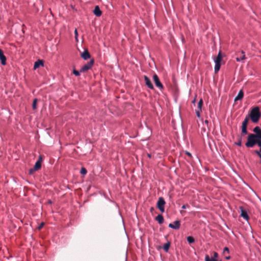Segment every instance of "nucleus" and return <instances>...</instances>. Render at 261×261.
Masks as SVG:
<instances>
[{
  "mask_svg": "<svg viewBox=\"0 0 261 261\" xmlns=\"http://www.w3.org/2000/svg\"><path fill=\"white\" fill-rule=\"evenodd\" d=\"M94 59H91L86 64L82 66L80 69L81 72H85L88 70L90 69L94 64Z\"/></svg>",
  "mask_w": 261,
  "mask_h": 261,
  "instance_id": "nucleus-6",
  "label": "nucleus"
},
{
  "mask_svg": "<svg viewBox=\"0 0 261 261\" xmlns=\"http://www.w3.org/2000/svg\"><path fill=\"white\" fill-rule=\"evenodd\" d=\"M204 123H205V124H207L208 123V121L207 120H205L204 121Z\"/></svg>",
  "mask_w": 261,
  "mask_h": 261,
  "instance_id": "nucleus-41",
  "label": "nucleus"
},
{
  "mask_svg": "<svg viewBox=\"0 0 261 261\" xmlns=\"http://www.w3.org/2000/svg\"><path fill=\"white\" fill-rule=\"evenodd\" d=\"M229 253V249L228 247H225L223 249V254L224 255H225L226 253Z\"/></svg>",
  "mask_w": 261,
  "mask_h": 261,
  "instance_id": "nucleus-24",
  "label": "nucleus"
},
{
  "mask_svg": "<svg viewBox=\"0 0 261 261\" xmlns=\"http://www.w3.org/2000/svg\"><path fill=\"white\" fill-rule=\"evenodd\" d=\"M249 120V116H246L244 120L243 121L241 127V135L244 136L248 134L247 124Z\"/></svg>",
  "mask_w": 261,
  "mask_h": 261,
  "instance_id": "nucleus-4",
  "label": "nucleus"
},
{
  "mask_svg": "<svg viewBox=\"0 0 261 261\" xmlns=\"http://www.w3.org/2000/svg\"><path fill=\"white\" fill-rule=\"evenodd\" d=\"M74 35H75V39L77 40V37H78V33L76 29H75L74 30Z\"/></svg>",
  "mask_w": 261,
  "mask_h": 261,
  "instance_id": "nucleus-30",
  "label": "nucleus"
},
{
  "mask_svg": "<svg viewBox=\"0 0 261 261\" xmlns=\"http://www.w3.org/2000/svg\"><path fill=\"white\" fill-rule=\"evenodd\" d=\"M41 167V163H40V161H37L34 165V170H38Z\"/></svg>",
  "mask_w": 261,
  "mask_h": 261,
  "instance_id": "nucleus-18",
  "label": "nucleus"
},
{
  "mask_svg": "<svg viewBox=\"0 0 261 261\" xmlns=\"http://www.w3.org/2000/svg\"><path fill=\"white\" fill-rule=\"evenodd\" d=\"M153 80L154 81L155 86L157 87H158L160 89H163L164 86H163V84L161 83V82H160L158 76L156 74H154L153 75Z\"/></svg>",
  "mask_w": 261,
  "mask_h": 261,
  "instance_id": "nucleus-7",
  "label": "nucleus"
},
{
  "mask_svg": "<svg viewBox=\"0 0 261 261\" xmlns=\"http://www.w3.org/2000/svg\"><path fill=\"white\" fill-rule=\"evenodd\" d=\"M218 254L216 252H214V257L213 258H214L215 259V258L218 257Z\"/></svg>",
  "mask_w": 261,
  "mask_h": 261,
  "instance_id": "nucleus-36",
  "label": "nucleus"
},
{
  "mask_svg": "<svg viewBox=\"0 0 261 261\" xmlns=\"http://www.w3.org/2000/svg\"><path fill=\"white\" fill-rule=\"evenodd\" d=\"M208 255H206L205 257V261H208Z\"/></svg>",
  "mask_w": 261,
  "mask_h": 261,
  "instance_id": "nucleus-39",
  "label": "nucleus"
},
{
  "mask_svg": "<svg viewBox=\"0 0 261 261\" xmlns=\"http://www.w3.org/2000/svg\"><path fill=\"white\" fill-rule=\"evenodd\" d=\"M256 144L260 147L261 146V141L256 140Z\"/></svg>",
  "mask_w": 261,
  "mask_h": 261,
  "instance_id": "nucleus-32",
  "label": "nucleus"
},
{
  "mask_svg": "<svg viewBox=\"0 0 261 261\" xmlns=\"http://www.w3.org/2000/svg\"><path fill=\"white\" fill-rule=\"evenodd\" d=\"M222 59V57L221 55V53L220 51L216 57V58L214 59V62H215V67H214V70L215 73L218 72L221 67V62Z\"/></svg>",
  "mask_w": 261,
  "mask_h": 261,
  "instance_id": "nucleus-3",
  "label": "nucleus"
},
{
  "mask_svg": "<svg viewBox=\"0 0 261 261\" xmlns=\"http://www.w3.org/2000/svg\"><path fill=\"white\" fill-rule=\"evenodd\" d=\"M256 138L254 134H249L247 137V141L245 143L247 147L252 148L256 145Z\"/></svg>",
  "mask_w": 261,
  "mask_h": 261,
  "instance_id": "nucleus-2",
  "label": "nucleus"
},
{
  "mask_svg": "<svg viewBox=\"0 0 261 261\" xmlns=\"http://www.w3.org/2000/svg\"><path fill=\"white\" fill-rule=\"evenodd\" d=\"M148 156L150 158H151V155L150 154H148Z\"/></svg>",
  "mask_w": 261,
  "mask_h": 261,
  "instance_id": "nucleus-44",
  "label": "nucleus"
},
{
  "mask_svg": "<svg viewBox=\"0 0 261 261\" xmlns=\"http://www.w3.org/2000/svg\"><path fill=\"white\" fill-rule=\"evenodd\" d=\"M256 140L261 141V133L258 135H255Z\"/></svg>",
  "mask_w": 261,
  "mask_h": 261,
  "instance_id": "nucleus-29",
  "label": "nucleus"
},
{
  "mask_svg": "<svg viewBox=\"0 0 261 261\" xmlns=\"http://www.w3.org/2000/svg\"><path fill=\"white\" fill-rule=\"evenodd\" d=\"M37 170H34V167L33 168L29 169V174H32L33 173L34 171H36Z\"/></svg>",
  "mask_w": 261,
  "mask_h": 261,
  "instance_id": "nucleus-34",
  "label": "nucleus"
},
{
  "mask_svg": "<svg viewBox=\"0 0 261 261\" xmlns=\"http://www.w3.org/2000/svg\"><path fill=\"white\" fill-rule=\"evenodd\" d=\"M155 220H156L160 224H163L164 221V217L161 214H159L155 217Z\"/></svg>",
  "mask_w": 261,
  "mask_h": 261,
  "instance_id": "nucleus-16",
  "label": "nucleus"
},
{
  "mask_svg": "<svg viewBox=\"0 0 261 261\" xmlns=\"http://www.w3.org/2000/svg\"><path fill=\"white\" fill-rule=\"evenodd\" d=\"M87 170L84 167H82L81 169V171H80V173L82 174H83V175H85L87 173Z\"/></svg>",
  "mask_w": 261,
  "mask_h": 261,
  "instance_id": "nucleus-26",
  "label": "nucleus"
},
{
  "mask_svg": "<svg viewBox=\"0 0 261 261\" xmlns=\"http://www.w3.org/2000/svg\"><path fill=\"white\" fill-rule=\"evenodd\" d=\"M0 59L1 61V64L3 65H5L6 64V57L4 55L3 51L0 49Z\"/></svg>",
  "mask_w": 261,
  "mask_h": 261,
  "instance_id": "nucleus-12",
  "label": "nucleus"
},
{
  "mask_svg": "<svg viewBox=\"0 0 261 261\" xmlns=\"http://www.w3.org/2000/svg\"><path fill=\"white\" fill-rule=\"evenodd\" d=\"M94 15L97 17H99L101 15V11L100 10L99 7L96 6L95 7L94 10H93Z\"/></svg>",
  "mask_w": 261,
  "mask_h": 261,
  "instance_id": "nucleus-14",
  "label": "nucleus"
},
{
  "mask_svg": "<svg viewBox=\"0 0 261 261\" xmlns=\"http://www.w3.org/2000/svg\"><path fill=\"white\" fill-rule=\"evenodd\" d=\"M37 99L36 98L34 99L33 100V105H32V108L33 110L36 109V103H37Z\"/></svg>",
  "mask_w": 261,
  "mask_h": 261,
  "instance_id": "nucleus-25",
  "label": "nucleus"
},
{
  "mask_svg": "<svg viewBox=\"0 0 261 261\" xmlns=\"http://www.w3.org/2000/svg\"><path fill=\"white\" fill-rule=\"evenodd\" d=\"M144 79L145 83V85L148 87V88L150 89H153L154 87L149 78L147 76L144 75Z\"/></svg>",
  "mask_w": 261,
  "mask_h": 261,
  "instance_id": "nucleus-8",
  "label": "nucleus"
},
{
  "mask_svg": "<svg viewBox=\"0 0 261 261\" xmlns=\"http://www.w3.org/2000/svg\"><path fill=\"white\" fill-rule=\"evenodd\" d=\"M260 115L259 108L255 107L252 109L248 116L253 123H257L260 117Z\"/></svg>",
  "mask_w": 261,
  "mask_h": 261,
  "instance_id": "nucleus-1",
  "label": "nucleus"
},
{
  "mask_svg": "<svg viewBox=\"0 0 261 261\" xmlns=\"http://www.w3.org/2000/svg\"><path fill=\"white\" fill-rule=\"evenodd\" d=\"M200 112H201V109H198L196 110V113L197 117L200 118Z\"/></svg>",
  "mask_w": 261,
  "mask_h": 261,
  "instance_id": "nucleus-28",
  "label": "nucleus"
},
{
  "mask_svg": "<svg viewBox=\"0 0 261 261\" xmlns=\"http://www.w3.org/2000/svg\"><path fill=\"white\" fill-rule=\"evenodd\" d=\"M165 203V201L162 197L159 198L157 202V207L162 213H164L165 212L164 206Z\"/></svg>",
  "mask_w": 261,
  "mask_h": 261,
  "instance_id": "nucleus-5",
  "label": "nucleus"
},
{
  "mask_svg": "<svg viewBox=\"0 0 261 261\" xmlns=\"http://www.w3.org/2000/svg\"><path fill=\"white\" fill-rule=\"evenodd\" d=\"M235 144L238 146H242V136H240L238 142L235 143Z\"/></svg>",
  "mask_w": 261,
  "mask_h": 261,
  "instance_id": "nucleus-22",
  "label": "nucleus"
},
{
  "mask_svg": "<svg viewBox=\"0 0 261 261\" xmlns=\"http://www.w3.org/2000/svg\"><path fill=\"white\" fill-rule=\"evenodd\" d=\"M240 209L241 210V217L244 218L247 221L248 220L249 217L247 214V213L246 211H245L242 206L240 207Z\"/></svg>",
  "mask_w": 261,
  "mask_h": 261,
  "instance_id": "nucleus-10",
  "label": "nucleus"
},
{
  "mask_svg": "<svg viewBox=\"0 0 261 261\" xmlns=\"http://www.w3.org/2000/svg\"><path fill=\"white\" fill-rule=\"evenodd\" d=\"M170 242H167L166 243H165L164 245V246H163V249L164 250V251L166 252H168V250H169V247H170Z\"/></svg>",
  "mask_w": 261,
  "mask_h": 261,
  "instance_id": "nucleus-17",
  "label": "nucleus"
},
{
  "mask_svg": "<svg viewBox=\"0 0 261 261\" xmlns=\"http://www.w3.org/2000/svg\"><path fill=\"white\" fill-rule=\"evenodd\" d=\"M253 132L255 133V135H258L261 133V129L259 126H256L253 128Z\"/></svg>",
  "mask_w": 261,
  "mask_h": 261,
  "instance_id": "nucleus-19",
  "label": "nucleus"
},
{
  "mask_svg": "<svg viewBox=\"0 0 261 261\" xmlns=\"http://www.w3.org/2000/svg\"><path fill=\"white\" fill-rule=\"evenodd\" d=\"M40 65L43 66V62L42 60H38L36 62H35L34 65V69H36L39 67Z\"/></svg>",
  "mask_w": 261,
  "mask_h": 261,
  "instance_id": "nucleus-15",
  "label": "nucleus"
},
{
  "mask_svg": "<svg viewBox=\"0 0 261 261\" xmlns=\"http://www.w3.org/2000/svg\"><path fill=\"white\" fill-rule=\"evenodd\" d=\"M230 258H231V257H230V256H229V255H228V256H225V258H226V259H227V260H229V259H230Z\"/></svg>",
  "mask_w": 261,
  "mask_h": 261,
  "instance_id": "nucleus-40",
  "label": "nucleus"
},
{
  "mask_svg": "<svg viewBox=\"0 0 261 261\" xmlns=\"http://www.w3.org/2000/svg\"><path fill=\"white\" fill-rule=\"evenodd\" d=\"M42 161V156H41V155H39V158L37 161H40V163H41Z\"/></svg>",
  "mask_w": 261,
  "mask_h": 261,
  "instance_id": "nucleus-37",
  "label": "nucleus"
},
{
  "mask_svg": "<svg viewBox=\"0 0 261 261\" xmlns=\"http://www.w3.org/2000/svg\"><path fill=\"white\" fill-rule=\"evenodd\" d=\"M152 210H153V207H151V208H150V211H151V212H152Z\"/></svg>",
  "mask_w": 261,
  "mask_h": 261,
  "instance_id": "nucleus-45",
  "label": "nucleus"
},
{
  "mask_svg": "<svg viewBox=\"0 0 261 261\" xmlns=\"http://www.w3.org/2000/svg\"><path fill=\"white\" fill-rule=\"evenodd\" d=\"M180 226V221L179 220H176L174 222V224L170 223L168 225L169 227L174 229H178L179 228Z\"/></svg>",
  "mask_w": 261,
  "mask_h": 261,
  "instance_id": "nucleus-9",
  "label": "nucleus"
},
{
  "mask_svg": "<svg viewBox=\"0 0 261 261\" xmlns=\"http://www.w3.org/2000/svg\"><path fill=\"white\" fill-rule=\"evenodd\" d=\"M44 222H42L38 226V229L39 230L41 229L42 227L44 226Z\"/></svg>",
  "mask_w": 261,
  "mask_h": 261,
  "instance_id": "nucleus-31",
  "label": "nucleus"
},
{
  "mask_svg": "<svg viewBox=\"0 0 261 261\" xmlns=\"http://www.w3.org/2000/svg\"><path fill=\"white\" fill-rule=\"evenodd\" d=\"M189 207V205L188 204H184L182 206L181 208L182 209H186Z\"/></svg>",
  "mask_w": 261,
  "mask_h": 261,
  "instance_id": "nucleus-35",
  "label": "nucleus"
},
{
  "mask_svg": "<svg viewBox=\"0 0 261 261\" xmlns=\"http://www.w3.org/2000/svg\"><path fill=\"white\" fill-rule=\"evenodd\" d=\"M254 152H255V153L256 154H257V155L259 157V158H260V159H261V152H259V151H258V150H255V151H254Z\"/></svg>",
  "mask_w": 261,
  "mask_h": 261,
  "instance_id": "nucleus-33",
  "label": "nucleus"
},
{
  "mask_svg": "<svg viewBox=\"0 0 261 261\" xmlns=\"http://www.w3.org/2000/svg\"><path fill=\"white\" fill-rule=\"evenodd\" d=\"M203 105V100L200 99L198 103V109H201V107Z\"/></svg>",
  "mask_w": 261,
  "mask_h": 261,
  "instance_id": "nucleus-23",
  "label": "nucleus"
},
{
  "mask_svg": "<svg viewBox=\"0 0 261 261\" xmlns=\"http://www.w3.org/2000/svg\"><path fill=\"white\" fill-rule=\"evenodd\" d=\"M81 57L85 60H86L90 58V54L88 49H85L84 51L81 54Z\"/></svg>",
  "mask_w": 261,
  "mask_h": 261,
  "instance_id": "nucleus-11",
  "label": "nucleus"
},
{
  "mask_svg": "<svg viewBox=\"0 0 261 261\" xmlns=\"http://www.w3.org/2000/svg\"><path fill=\"white\" fill-rule=\"evenodd\" d=\"M80 71H77L75 69H73V73L76 76H80Z\"/></svg>",
  "mask_w": 261,
  "mask_h": 261,
  "instance_id": "nucleus-27",
  "label": "nucleus"
},
{
  "mask_svg": "<svg viewBox=\"0 0 261 261\" xmlns=\"http://www.w3.org/2000/svg\"><path fill=\"white\" fill-rule=\"evenodd\" d=\"M244 96V92L243 90H240L239 92L238 95L236 96V97L234 98V101H237L238 100H241Z\"/></svg>",
  "mask_w": 261,
  "mask_h": 261,
  "instance_id": "nucleus-13",
  "label": "nucleus"
},
{
  "mask_svg": "<svg viewBox=\"0 0 261 261\" xmlns=\"http://www.w3.org/2000/svg\"><path fill=\"white\" fill-rule=\"evenodd\" d=\"M260 152H261V146L260 147V149H259V151Z\"/></svg>",
  "mask_w": 261,
  "mask_h": 261,
  "instance_id": "nucleus-46",
  "label": "nucleus"
},
{
  "mask_svg": "<svg viewBox=\"0 0 261 261\" xmlns=\"http://www.w3.org/2000/svg\"><path fill=\"white\" fill-rule=\"evenodd\" d=\"M186 153L187 155H188L189 157L191 158L192 157V154L190 152H188V151H186Z\"/></svg>",
  "mask_w": 261,
  "mask_h": 261,
  "instance_id": "nucleus-38",
  "label": "nucleus"
},
{
  "mask_svg": "<svg viewBox=\"0 0 261 261\" xmlns=\"http://www.w3.org/2000/svg\"><path fill=\"white\" fill-rule=\"evenodd\" d=\"M48 203H49V204H51V203H52V201H51V200H49L48 201Z\"/></svg>",
  "mask_w": 261,
  "mask_h": 261,
  "instance_id": "nucleus-42",
  "label": "nucleus"
},
{
  "mask_svg": "<svg viewBox=\"0 0 261 261\" xmlns=\"http://www.w3.org/2000/svg\"><path fill=\"white\" fill-rule=\"evenodd\" d=\"M187 241L189 244L193 243L195 242L194 238L192 236H189L187 238Z\"/></svg>",
  "mask_w": 261,
  "mask_h": 261,
  "instance_id": "nucleus-20",
  "label": "nucleus"
},
{
  "mask_svg": "<svg viewBox=\"0 0 261 261\" xmlns=\"http://www.w3.org/2000/svg\"><path fill=\"white\" fill-rule=\"evenodd\" d=\"M195 101L196 100L195 99H194L193 101H192V103H194L195 102Z\"/></svg>",
  "mask_w": 261,
  "mask_h": 261,
  "instance_id": "nucleus-43",
  "label": "nucleus"
},
{
  "mask_svg": "<svg viewBox=\"0 0 261 261\" xmlns=\"http://www.w3.org/2000/svg\"><path fill=\"white\" fill-rule=\"evenodd\" d=\"M242 53L243 54H244V52L243 51H242ZM245 58V55H243L242 57H237L236 58V60L238 61V62H240L243 60H244Z\"/></svg>",
  "mask_w": 261,
  "mask_h": 261,
  "instance_id": "nucleus-21",
  "label": "nucleus"
}]
</instances>
